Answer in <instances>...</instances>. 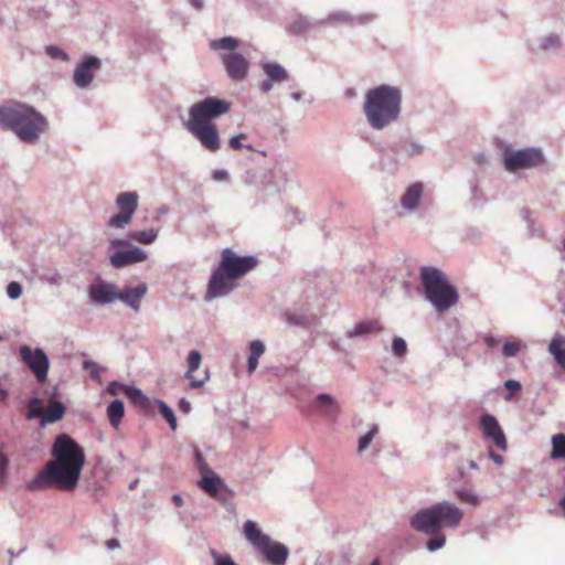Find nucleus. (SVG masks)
<instances>
[{"instance_id": "52", "label": "nucleus", "mask_w": 565, "mask_h": 565, "mask_svg": "<svg viewBox=\"0 0 565 565\" xmlns=\"http://www.w3.org/2000/svg\"><path fill=\"white\" fill-rule=\"evenodd\" d=\"M127 384L120 383L118 381H111L107 386V393L110 395H118L120 392L126 394Z\"/></svg>"}, {"instance_id": "41", "label": "nucleus", "mask_w": 565, "mask_h": 565, "mask_svg": "<svg viewBox=\"0 0 565 565\" xmlns=\"http://www.w3.org/2000/svg\"><path fill=\"white\" fill-rule=\"evenodd\" d=\"M392 352L396 358H404L407 353V343L401 337H394L392 340Z\"/></svg>"}, {"instance_id": "10", "label": "nucleus", "mask_w": 565, "mask_h": 565, "mask_svg": "<svg viewBox=\"0 0 565 565\" xmlns=\"http://www.w3.org/2000/svg\"><path fill=\"white\" fill-rule=\"evenodd\" d=\"M232 103L225 98L207 96L202 100L194 103L188 110V121L213 122V119L220 118L230 113Z\"/></svg>"}, {"instance_id": "7", "label": "nucleus", "mask_w": 565, "mask_h": 565, "mask_svg": "<svg viewBox=\"0 0 565 565\" xmlns=\"http://www.w3.org/2000/svg\"><path fill=\"white\" fill-rule=\"evenodd\" d=\"M238 46L239 40L232 35L214 39L209 43L212 51H226L221 54V61L227 77L236 83L245 81L250 68L249 61L242 53L236 52Z\"/></svg>"}, {"instance_id": "62", "label": "nucleus", "mask_w": 565, "mask_h": 565, "mask_svg": "<svg viewBox=\"0 0 565 565\" xmlns=\"http://www.w3.org/2000/svg\"><path fill=\"white\" fill-rule=\"evenodd\" d=\"M484 342L489 348H494L498 345L499 340L494 338L492 334H487L484 337Z\"/></svg>"}, {"instance_id": "48", "label": "nucleus", "mask_w": 565, "mask_h": 565, "mask_svg": "<svg viewBox=\"0 0 565 565\" xmlns=\"http://www.w3.org/2000/svg\"><path fill=\"white\" fill-rule=\"evenodd\" d=\"M214 565H237L230 554H218L214 550L211 551Z\"/></svg>"}, {"instance_id": "19", "label": "nucleus", "mask_w": 565, "mask_h": 565, "mask_svg": "<svg viewBox=\"0 0 565 565\" xmlns=\"http://www.w3.org/2000/svg\"><path fill=\"white\" fill-rule=\"evenodd\" d=\"M148 291L146 282H139L135 287L125 286L121 290L118 289L117 300L122 301L127 307L135 312H139L142 298Z\"/></svg>"}, {"instance_id": "37", "label": "nucleus", "mask_w": 565, "mask_h": 565, "mask_svg": "<svg viewBox=\"0 0 565 565\" xmlns=\"http://www.w3.org/2000/svg\"><path fill=\"white\" fill-rule=\"evenodd\" d=\"M377 433H379V426L376 424H372L370 426L369 430L364 435L359 437V439H358V452L359 454H362L363 451H365L367 449V447L370 446V444L372 443L374 437L377 435Z\"/></svg>"}, {"instance_id": "61", "label": "nucleus", "mask_w": 565, "mask_h": 565, "mask_svg": "<svg viewBox=\"0 0 565 565\" xmlns=\"http://www.w3.org/2000/svg\"><path fill=\"white\" fill-rule=\"evenodd\" d=\"M488 456L491 460H493L497 465L501 466L504 461L503 457L497 454L493 449L489 448Z\"/></svg>"}, {"instance_id": "20", "label": "nucleus", "mask_w": 565, "mask_h": 565, "mask_svg": "<svg viewBox=\"0 0 565 565\" xmlns=\"http://www.w3.org/2000/svg\"><path fill=\"white\" fill-rule=\"evenodd\" d=\"M313 408L323 415L328 422H335L341 407L338 401L328 393H319L316 396Z\"/></svg>"}, {"instance_id": "3", "label": "nucleus", "mask_w": 565, "mask_h": 565, "mask_svg": "<svg viewBox=\"0 0 565 565\" xmlns=\"http://www.w3.org/2000/svg\"><path fill=\"white\" fill-rule=\"evenodd\" d=\"M403 93L397 86L381 84L366 90L363 115L369 127L384 131L396 124L402 114Z\"/></svg>"}, {"instance_id": "27", "label": "nucleus", "mask_w": 565, "mask_h": 565, "mask_svg": "<svg viewBox=\"0 0 565 565\" xmlns=\"http://www.w3.org/2000/svg\"><path fill=\"white\" fill-rule=\"evenodd\" d=\"M65 414V406L62 402L51 398L47 411L41 417V426L56 423L62 419Z\"/></svg>"}, {"instance_id": "16", "label": "nucleus", "mask_w": 565, "mask_h": 565, "mask_svg": "<svg viewBox=\"0 0 565 565\" xmlns=\"http://www.w3.org/2000/svg\"><path fill=\"white\" fill-rule=\"evenodd\" d=\"M262 70L266 76L259 83V90L263 94H268L276 84H281L289 78L288 71L277 62H265L262 64Z\"/></svg>"}, {"instance_id": "18", "label": "nucleus", "mask_w": 565, "mask_h": 565, "mask_svg": "<svg viewBox=\"0 0 565 565\" xmlns=\"http://www.w3.org/2000/svg\"><path fill=\"white\" fill-rule=\"evenodd\" d=\"M89 299L98 305H108L117 300L118 287L115 284L97 281L88 287Z\"/></svg>"}, {"instance_id": "53", "label": "nucleus", "mask_w": 565, "mask_h": 565, "mask_svg": "<svg viewBox=\"0 0 565 565\" xmlns=\"http://www.w3.org/2000/svg\"><path fill=\"white\" fill-rule=\"evenodd\" d=\"M194 462H195V466L198 467V469L202 473L205 471H210V468H209L207 463L205 462V459H204L202 452L198 448L194 449Z\"/></svg>"}, {"instance_id": "54", "label": "nucleus", "mask_w": 565, "mask_h": 565, "mask_svg": "<svg viewBox=\"0 0 565 565\" xmlns=\"http://www.w3.org/2000/svg\"><path fill=\"white\" fill-rule=\"evenodd\" d=\"M9 460L0 451V487L4 483Z\"/></svg>"}, {"instance_id": "63", "label": "nucleus", "mask_w": 565, "mask_h": 565, "mask_svg": "<svg viewBox=\"0 0 565 565\" xmlns=\"http://www.w3.org/2000/svg\"><path fill=\"white\" fill-rule=\"evenodd\" d=\"M520 213L521 217L526 224H533V220L531 217V212L529 209H522Z\"/></svg>"}, {"instance_id": "2", "label": "nucleus", "mask_w": 565, "mask_h": 565, "mask_svg": "<svg viewBox=\"0 0 565 565\" xmlns=\"http://www.w3.org/2000/svg\"><path fill=\"white\" fill-rule=\"evenodd\" d=\"M463 518V511L449 501H440L430 507L419 509L409 518V526L416 532L431 536L426 548L434 553L446 544L443 527L457 529Z\"/></svg>"}, {"instance_id": "42", "label": "nucleus", "mask_w": 565, "mask_h": 565, "mask_svg": "<svg viewBox=\"0 0 565 565\" xmlns=\"http://www.w3.org/2000/svg\"><path fill=\"white\" fill-rule=\"evenodd\" d=\"M28 14L38 22H44L50 18V13L44 7L38 6L29 9Z\"/></svg>"}, {"instance_id": "26", "label": "nucleus", "mask_w": 565, "mask_h": 565, "mask_svg": "<svg viewBox=\"0 0 565 565\" xmlns=\"http://www.w3.org/2000/svg\"><path fill=\"white\" fill-rule=\"evenodd\" d=\"M205 475L199 480L198 486L209 495L215 497L223 488L224 482L220 476L213 471H205Z\"/></svg>"}, {"instance_id": "47", "label": "nucleus", "mask_w": 565, "mask_h": 565, "mask_svg": "<svg viewBox=\"0 0 565 565\" xmlns=\"http://www.w3.org/2000/svg\"><path fill=\"white\" fill-rule=\"evenodd\" d=\"M245 138H246L245 134L235 135V136L230 138L228 145L234 150H241L243 148L248 149L250 151L254 150V147L252 145H249V143L248 145L242 143V139H245Z\"/></svg>"}, {"instance_id": "38", "label": "nucleus", "mask_w": 565, "mask_h": 565, "mask_svg": "<svg viewBox=\"0 0 565 565\" xmlns=\"http://www.w3.org/2000/svg\"><path fill=\"white\" fill-rule=\"evenodd\" d=\"M44 51L47 56L52 60L67 62L70 60L68 53L60 46L56 45H46Z\"/></svg>"}, {"instance_id": "29", "label": "nucleus", "mask_w": 565, "mask_h": 565, "mask_svg": "<svg viewBox=\"0 0 565 565\" xmlns=\"http://www.w3.org/2000/svg\"><path fill=\"white\" fill-rule=\"evenodd\" d=\"M125 416V405L121 399H114L107 406V417L110 425L117 428Z\"/></svg>"}, {"instance_id": "30", "label": "nucleus", "mask_w": 565, "mask_h": 565, "mask_svg": "<svg viewBox=\"0 0 565 565\" xmlns=\"http://www.w3.org/2000/svg\"><path fill=\"white\" fill-rule=\"evenodd\" d=\"M353 21V14L345 10L330 12L326 18L321 19L322 28L337 24H349Z\"/></svg>"}, {"instance_id": "25", "label": "nucleus", "mask_w": 565, "mask_h": 565, "mask_svg": "<svg viewBox=\"0 0 565 565\" xmlns=\"http://www.w3.org/2000/svg\"><path fill=\"white\" fill-rule=\"evenodd\" d=\"M382 327L377 320H363L355 323L345 331V338L349 340L365 339L373 332H380Z\"/></svg>"}, {"instance_id": "24", "label": "nucleus", "mask_w": 565, "mask_h": 565, "mask_svg": "<svg viewBox=\"0 0 565 565\" xmlns=\"http://www.w3.org/2000/svg\"><path fill=\"white\" fill-rule=\"evenodd\" d=\"M423 191L424 186L420 182L408 185L401 198L402 207L408 212L416 211L423 196Z\"/></svg>"}, {"instance_id": "23", "label": "nucleus", "mask_w": 565, "mask_h": 565, "mask_svg": "<svg viewBox=\"0 0 565 565\" xmlns=\"http://www.w3.org/2000/svg\"><path fill=\"white\" fill-rule=\"evenodd\" d=\"M321 19H316L305 14H297L289 24V31L294 34H302L310 31L322 29Z\"/></svg>"}, {"instance_id": "39", "label": "nucleus", "mask_w": 565, "mask_h": 565, "mask_svg": "<svg viewBox=\"0 0 565 565\" xmlns=\"http://www.w3.org/2000/svg\"><path fill=\"white\" fill-rule=\"evenodd\" d=\"M43 402L40 398H31L28 406L26 418L34 419L42 417L41 413L43 411Z\"/></svg>"}, {"instance_id": "32", "label": "nucleus", "mask_w": 565, "mask_h": 565, "mask_svg": "<svg viewBox=\"0 0 565 565\" xmlns=\"http://www.w3.org/2000/svg\"><path fill=\"white\" fill-rule=\"evenodd\" d=\"M552 443V451H551V459L558 460L564 459L565 460V434L558 433L552 436L551 439Z\"/></svg>"}, {"instance_id": "1", "label": "nucleus", "mask_w": 565, "mask_h": 565, "mask_svg": "<svg viewBox=\"0 0 565 565\" xmlns=\"http://www.w3.org/2000/svg\"><path fill=\"white\" fill-rule=\"evenodd\" d=\"M51 455L52 459L33 479L26 482L28 490L73 491L78 484L86 460L84 448L71 436L60 434L52 444Z\"/></svg>"}, {"instance_id": "34", "label": "nucleus", "mask_w": 565, "mask_h": 565, "mask_svg": "<svg viewBox=\"0 0 565 565\" xmlns=\"http://www.w3.org/2000/svg\"><path fill=\"white\" fill-rule=\"evenodd\" d=\"M271 177L278 191L282 190L290 180L289 171L280 163L275 164Z\"/></svg>"}, {"instance_id": "64", "label": "nucleus", "mask_w": 565, "mask_h": 565, "mask_svg": "<svg viewBox=\"0 0 565 565\" xmlns=\"http://www.w3.org/2000/svg\"><path fill=\"white\" fill-rule=\"evenodd\" d=\"M193 9L201 11L204 8V0H188Z\"/></svg>"}, {"instance_id": "11", "label": "nucleus", "mask_w": 565, "mask_h": 565, "mask_svg": "<svg viewBox=\"0 0 565 565\" xmlns=\"http://www.w3.org/2000/svg\"><path fill=\"white\" fill-rule=\"evenodd\" d=\"M20 360L31 373L35 376L38 382L44 383L47 379L50 369V359L42 348H31L28 344L19 347Z\"/></svg>"}, {"instance_id": "31", "label": "nucleus", "mask_w": 565, "mask_h": 565, "mask_svg": "<svg viewBox=\"0 0 565 565\" xmlns=\"http://www.w3.org/2000/svg\"><path fill=\"white\" fill-rule=\"evenodd\" d=\"M125 395L130 399V402L135 406H138L145 411H148L150 408V399L140 388L128 385V387H126Z\"/></svg>"}, {"instance_id": "14", "label": "nucleus", "mask_w": 565, "mask_h": 565, "mask_svg": "<svg viewBox=\"0 0 565 565\" xmlns=\"http://www.w3.org/2000/svg\"><path fill=\"white\" fill-rule=\"evenodd\" d=\"M102 67L100 60L95 55H87L82 58L74 70L73 81L78 88H87L95 76V72Z\"/></svg>"}, {"instance_id": "35", "label": "nucleus", "mask_w": 565, "mask_h": 565, "mask_svg": "<svg viewBox=\"0 0 565 565\" xmlns=\"http://www.w3.org/2000/svg\"><path fill=\"white\" fill-rule=\"evenodd\" d=\"M156 404L158 405V411L161 416L166 419L172 430H175L178 427V422L173 409L163 401L156 399Z\"/></svg>"}, {"instance_id": "17", "label": "nucleus", "mask_w": 565, "mask_h": 565, "mask_svg": "<svg viewBox=\"0 0 565 565\" xmlns=\"http://www.w3.org/2000/svg\"><path fill=\"white\" fill-rule=\"evenodd\" d=\"M480 426L484 437L492 439L495 446L502 450L507 451L508 443L505 435L498 422V419L491 414H483L480 417Z\"/></svg>"}, {"instance_id": "44", "label": "nucleus", "mask_w": 565, "mask_h": 565, "mask_svg": "<svg viewBox=\"0 0 565 565\" xmlns=\"http://www.w3.org/2000/svg\"><path fill=\"white\" fill-rule=\"evenodd\" d=\"M559 36L557 34H547L541 39L540 46L544 50H554L559 46Z\"/></svg>"}, {"instance_id": "50", "label": "nucleus", "mask_w": 565, "mask_h": 565, "mask_svg": "<svg viewBox=\"0 0 565 565\" xmlns=\"http://www.w3.org/2000/svg\"><path fill=\"white\" fill-rule=\"evenodd\" d=\"M265 344L260 340H254L249 343V355L260 358L265 353Z\"/></svg>"}, {"instance_id": "60", "label": "nucleus", "mask_w": 565, "mask_h": 565, "mask_svg": "<svg viewBox=\"0 0 565 565\" xmlns=\"http://www.w3.org/2000/svg\"><path fill=\"white\" fill-rule=\"evenodd\" d=\"M258 360H259L258 358H255L252 355L248 356L247 371L249 374H253L256 371V369L258 366Z\"/></svg>"}, {"instance_id": "56", "label": "nucleus", "mask_w": 565, "mask_h": 565, "mask_svg": "<svg viewBox=\"0 0 565 565\" xmlns=\"http://www.w3.org/2000/svg\"><path fill=\"white\" fill-rule=\"evenodd\" d=\"M43 278L52 286L58 285L62 280V276L56 270L45 274Z\"/></svg>"}, {"instance_id": "59", "label": "nucleus", "mask_w": 565, "mask_h": 565, "mask_svg": "<svg viewBox=\"0 0 565 565\" xmlns=\"http://www.w3.org/2000/svg\"><path fill=\"white\" fill-rule=\"evenodd\" d=\"M329 347H330V349L332 351L338 352V353L344 351V349L342 347V340L341 339H332V340H330Z\"/></svg>"}, {"instance_id": "55", "label": "nucleus", "mask_w": 565, "mask_h": 565, "mask_svg": "<svg viewBox=\"0 0 565 565\" xmlns=\"http://www.w3.org/2000/svg\"><path fill=\"white\" fill-rule=\"evenodd\" d=\"M212 179L215 182H225L230 179V174L225 169H216L212 172Z\"/></svg>"}, {"instance_id": "36", "label": "nucleus", "mask_w": 565, "mask_h": 565, "mask_svg": "<svg viewBox=\"0 0 565 565\" xmlns=\"http://www.w3.org/2000/svg\"><path fill=\"white\" fill-rule=\"evenodd\" d=\"M456 498L469 505L476 507L480 503V497L469 488H460L455 490Z\"/></svg>"}, {"instance_id": "15", "label": "nucleus", "mask_w": 565, "mask_h": 565, "mask_svg": "<svg viewBox=\"0 0 565 565\" xmlns=\"http://www.w3.org/2000/svg\"><path fill=\"white\" fill-rule=\"evenodd\" d=\"M147 259V253L136 246L130 245V248H117L109 255V263L114 268H125L127 266L142 263Z\"/></svg>"}, {"instance_id": "49", "label": "nucleus", "mask_w": 565, "mask_h": 565, "mask_svg": "<svg viewBox=\"0 0 565 565\" xmlns=\"http://www.w3.org/2000/svg\"><path fill=\"white\" fill-rule=\"evenodd\" d=\"M7 295L10 299L15 300L22 295V286L18 281H11L7 286Z\"/></svg>"}, {"instance_id": "9", "label": "nucleus", "mask_w": 565, "mask_h": 565, "mask_svg": "<svg viewBox=\"0 0 565 565\" xmlns=\"http://www.w3.org/2000/svg\"><path fill=\"white\" fill-rule=\"evenodd\" d=\"M544 160L542 150L536 147L516 150L511 147H505L502 151L503 167L508 172L536 168L543 164Z\"/></svg>"}, {"instance_id": "13", "label": "nucleus", "mask_w": 565, "mask_h": 565, "mask_svg": "<svg viewBox=\"0 0 565 565\" xmlns=\"http://www.w3.org/2000/svg\"><path fill=\"white\" fill-rule=\"evenodd\" d=\"M139 195L135 191L119 193L116 199V205L119 213L108 220V226L124 228L128 225L138 207Z\"/></svg>"}, {"instance_id": "51", "label": "nucleus", "mask_w": 565, "mask_h": 565, "mask_svg": "<svg viewBox=\"0 0 565 565\" xmlns=\"http://www.w3.org/2000/svg\"><path fill=\"white\" fill-rule=\"evenodd\" d=\"M83 369L90 370V377L93 380L100 382V375H99L100 366L96 362H94L92 360H86L83 362Z\"/></svg>"}, {"instance_id": "28", "label": "nucleus", "mask_w": 565, "mask_h": 565, "mask_svg": "<svg viewBox=\"0 0 565 565\" xmlns=\"http://www.w3.org/2000/svg\"><path fill=\"white\" fill-rule=\"evenodd\" d=\"M317 316L316 315H306V313H298V312H287L285 315V321L289 326L294 327H302V328H309L317 323Z\"/></svg>"}, {"instance_id": "58", "label": "nucleus", "mask_w": 565, "mask_h": 565, "mask_svg": "<svg viewBox=\"0 0 565 565\" xmlns=\"http://www.w3.org/2000/svg\"><path fill=\"white\" fill-rule=\"evenodd\" d=\"M179 411L183 414H189L191 412V403L185 398H180L178 403Z\"/></svg>"}, {"instance_id": "21", "label": "nucleus", "mask_w": 565, "mask_h": 565, "mask_svg": "<svg viewBox=\"0 0 565 565\" xmlns=\"http://www.w3.org/2000/svg\"><path fill=\"white\" fill-rule=\"evenodd\" d=\"M390 150L395 157L411 159L422 156L425 151V146L413 138L407 137L401 139L398 146L391 147Z\"/></svg>"}, {"instance_id": "40", "label": "nucleus", "mask_w": 565, "mask_h": 565, "mask_svg": "<svg viewBox=\"0 0 565 565\" xmlns=\"http://www.w3.org/2000/svg\"><path fill=\"white\" fill-rule=\"evenodd\" d=\"M565 343V337L556 334L548 345V352L553 355L554 360L558 359V354L563 353L565 349L562 345Z\"/></svg>"}, {"instance_id": "57", "label": "nucleus", "mask_w": 565, "mask_h": 565, "mask_svg": "<svg viewBox=\"0 0 565 565\" xmlns=\"http://www.w3.org/2000/svg\"><path fill=\"white\" fill-rule=\"evenodd\" d=\"M130 245L132 244L125 238H114L109 241V249H114L116 246H127L130 248Z\"/></svg>"}, {"instance_id": "4", "label": "nucleus", "mask_w": 565, "mask_h": 565, "mask_svg": "<svg viewBox=\"0 0 565 565\" xmlns=\"http://www.w3.org/2000/svg\"><path fill=\"white\" fill-rule=\"evenodd\" d=\"M257 263L256 256H239L232 248H224L221 260L210 277L205 300L210 301L230 295L236 288V279L253 270Z\"/></svg>"}, {"instance_id": "8", "label": "nucleus", "mask_w": 565, "mask_h": 565, "mask_svg": "<svg viewBox=\"0 0 565 565\" xmlns=\"http://www.w3.org/2000/svg\"><path fill=\"white\" fill-rule=\"evenodd\" d=\"M243 532L245 539L269 565H286L290 554L287 545L274 541L269 535L263 533L257 523L252 520L244 523Z\"/></svg>"}, {"instance_id": "12", "label": "nucleus", "mask_w": 565, "mask_h": 565, "mask_svg": "<svg viewBox=\"0 0 565 565\" xmlns=\"http://www.w3.org/2000/svg\"><path fill=\"white\" fill-rule=\"evenodd\" d=\"M185 129L195 137L201 146L210 152H216L221 148V139L217 126L214 122L185 121Z\"/></svg>"}, {"instance_id": "33", "label": "nucleus", "mask_w": 565, "mask_h": 565, "mask_svg": "<svg viewBox=\"0 0 565 565\" xmlns=\"http://www.w3.org/2000/svg\"><path fill=\"white\" fill-rule=\"evenodd\" d=\"M159 231L156 228L131 231L128 236L130 239L140 244H152L158 237Z\"/></svg>"}, {"instance_id": "45", "label": "nucleus", "mask_w": 565, "mask_h": 565, "mask_svg": "<svg viewBox=\"0 0 565 565\" xmlns=\"http://www.w3.org/2000/svg\"><path fill=\"white\" fill-rule=\"evenodd\" d=\"M503 386L509 391L508 394L504 395V399L505 401H512L514 394H516L518 392L521 391L522 388V385L519 381L516 380H507L504 383H503Z\"/></svg>"}, {"instance_id": "22", "label": "nucleus", "mask_w": 565, "mask_h": 565, "mask_svg": "<svg viewBox=\"0 0 565 565\" xmlns=\"http://www.w3.org/2000/svg\"><path fill=\"white\" fill-rule=\"evenodd\" d=\"M201 361H202V355L199 351L193 350L189 353L188 360H186L188 371L185 372L184 377L186 380H189L191 388L202 387L210 377L209 370L205 371V375L203 379H195L193 376V372L200 367Z\"/></svg>"}, {"instance_id": "5", "label": "nucleus", "mask_w": 565, "mask_h": 565, "mask_svg": "<svg viewBox=\"0 0 565 565\" xmlns=\"http://www.w3.org/2000/svg\"><path fill=\"white\" fill-rule=\"evenodd\" d=\"M47 126L46 118L26 104L0 106V128L12 131L21 141L34 143Z\"/></svg>"}, {"instance_id": "43", "label": "nucleus", "mask_w": 565, "mask_h": 565, "mask_svg": "<svg viewBox=\"0 0 565 565\" xmlns=\"http://www.w3.org/2000/svg\"><path fill=\"white\" fill-rule=\"evenodd\" d=\"M521 350L520 341H505L502 347V354L505 358H513L518 355Z\"/></svg>"}, {"instance_id": "46", "label": "nucleus", "mask_w": 565, "mask_h": 565, "mask_svg": "<svg viewBox=\"0 0 565 565\" xmlns=\"http://www.w3.org/2000/svg\"><path fill=\"white\" fill-rule=\"evenodd\" d=\"M376 18H377L376 13H373V12H366V13L353 15V21H352L351 25L370 24V23L374 22L376 20Z\"/></svg>"}, {"instance_id": "6", "label": "nucleus", "mask_w": 565, "mask_h": 565, "mask_svg": "<svg viewBox=\"0 0 565 565\" xmlns=\"http://www.w3.org/2000/svg\"><path fill=\"white\" fill-rule=\"evenodd\" d=\"M419 278L424 290L425 299L439 311H446L454 307L459 295L443 270L434 266H422L419 268Z\"/></svg>"}]
</instances>
